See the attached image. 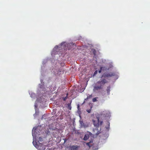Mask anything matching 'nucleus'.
Listing matches in <instances>:
<instances>
[{
	"label": "nucleus",
	"mask_w": 150,
	"mask_h": 150,
	"mask_svg": "<svg viewBox=\"0 0 150 150\" xmlns=\"http://www.w3.org/2000/svg\"><path fill=\"white\" fill-rule=\"evenodd\" d=\"M107 82V81L105 79H101L97 82L94 86L93 91L95 92L96 91L103 89L104 85Z\"/></svg>",
	"instance_id": "obj_1"
},
{
	"label": "nucleus",
	"mask_w": 150,
	"mask_h": 150,
	"mask_svg": "<svg viewBox=\"0 0 150 150\" xmlns=\"http://www.w3.org/2000/svg\"><path fill=\"white\" fill-rule=\"evenodd\" d=\"M102 115H99V116L96 117L97 120L96 121L94 120H92L94 126L96 128L98 127L100 125H101L103 123L102 120L100 121V120H102Z\"/></svg>",
	"instance_id": "obj_2"
},
{
	"label": "nucleus",
	"mask_w": 150,
	"mask_h": 150,
	"mask_svg": "<svg viewBox=\"0 0 150 150\" xmlns=\"http://www.w3.org/2000/svg\"><path fill=\"white\" fill-rule=\"evenodd\" d=\"M43 141L42 138V137H40L38 139H37V141L35 142L33 141V143L34 145L36 147H38L37 145L38 144H42Z\"/></svg>",
	"instance_id": "obj_3"
},
{
	"label": "nucleus",
	"mask_w": 150,
	"mask_h": 150,
	"mask_svg": "<svg viewBox=\"0 0 150 150\" xmlns=\"http://www.w3.org/2000/svg\"><path fill=\"white\" fill-rule=\"evenodd\" d=\"M38 147H36L39 149V150H47V149H46V147L47 146L45 145H43L42 144H38L37 145Z\"/></svg>",
	"instance_id": "obj_4"
},
{
	"label": "nucleus",
	"mask_w": 150,
	"mask_h": 150,
	"mask_svg": "<svg viewBox=\"0 0 150 150\" xmlns=\"http://www.w3.org/2000/svg\"><path fill=\"white\" fill-rule=\"evenodd\" d=\"M115 74L114 73L110 72L109 73H104L102 76V78L103 77L106 78L107 77H111L114 76Z\"/></svg>",
	"instance_id": "obj_5"
},
{
	"label": "nucleus",
	"mask_w": 150,
	"mask_h": 150,
	"mask_svg": "<svg viewBox=\"0 0 150 150\" xmlns=\"http://www.w3.org/2000/svg\"><path fill=\"white\" fill-rule=\"evenodd\" d=\"M79 147L78 146H69V149L71 150H77L78 148Z\"/></svg>",
	"instance_id": "obj_6"
},
{
	"label": "nucleus",
	"mask_w": 150,
	"mask_h": 150,
	"mask_svg": "<svg viewBox=\"0 0 150 150\" xmlns=\"http://www.w3.org/2000/svg\"><path fill=\"white\" fill-rule=\"evenodd\" d=\"M110 86H109L107 87V88L106 90V91H107V93L108 95H109L110 94Z\"/></svg>",
	"instance_id": "obj_7"
},
{
	"label": "nucleus",
	"mask_w": 150,
	"mask_h": 150,
	"mask_svg": "<svg viewBox=\"0 0 150 150\" xmlns=\"http://www.w3.org/2000/svg\"><path fill=\"white\" fill-rule=\"evenodd\" d=\"M89 137V136L88 134H86L84 136V137L83 138V140H88Z\"/></svg>",
	"instance_id": "obj_8"
},
{
	"label": "nucleus",
	"mask_w": 150,
	"mask_h": 150,
	"mask_svg": "<svg viewBox=\"0 0 150 150\" xmlns=\"http://www.w3.org/2000/svg\"><path fill=\"white\" fill-rule=\"evenodd\" d=\"M92 97V94L89 95L87 96V98L85 99V100H87L90 99V98H91Z\"/></svg>",
	"instance_id": "obj_9"
},
{
	"label": "nucleus",
	"mask_w": 150,
	"mask_h": 150,
	"mask_svg": "<svg viewBox=\"0 0 150 150\" xmlns=\"http://www.w3.org/2000/svg\"><path fill=\"white\" fill-rule=\"evenodd\" d=\"M104 68V67H101L100 70L98 71V72L99 73H100L103 70Z\"/></svg>",
	"instance_id": "obj_10"
},
{
	"label": "nucleus",
	"mask_w": 150,
	"mask_h": 150,
	"mask_svg": "<svg viewBox=\"0 0 150 150\" xmlns=\"http://www.w3.org/2000/svg\"><path fill=\"white\" fill-rule=\"evenodd\" d=\"M65 42H62L61 44V46H62V47L65 46Z\"/></svg>",
	"instance_id": "obj_11"
},
{
	"label": "nucleus",
	"mask_w": 150,
	"mask_h": 150,
	"mask_svg": "<svg viewBox=\"0 0 150 150\" xmlns=\"http://www.w3.org/2000/svg\"><path fill=\"white\" fill-rule=\"evenodd\" d=\"M68 109L69 110H71V103L68 104Z\"/></svg>",
	"instance_id": "obj_12"
},
{
	"label": "nucleus",
	"mask_w": 150,
	"mask_h": 150,
	"mask_svg": "<svg viewBox=\"0 0 150 150\" xmlns=\"http://www.w3.org/2000/svg\"><path fill=\"white\" fill-rule=\"evenodd\" d=\"M67 94L66 96L63 98V99L64 101H65L67 99Z\"/></svg>",
	"instance_id": "obj_13"
},
{
	"label": "nucleus",
	"mask_w": 150,
	"mask_h": 150,
	"mask_svg": "<svg viewBox=\"0 0 150 150\" xmlns=\"http://www.w3.org/2000/svg\"><path fill=\"white\" fill-rule=\"evenodd\" d=\"M97 98H95L93 99V101L94 102L97 101Z\"/></svg>",
	"instance_id": "obj_14"
},
{
	"label": "nucleus",
	"mask_w": 150,
	"mask_h": 150,
	"mask_svg": "<svg viewBox=\"0 0 150 150\" xmlns=\"http://www.w3.org/2000/svg\"><path fill=\"white\" fill-rule=\"evenodd\" d=\"M91 142H88L87 143H86V145L88 146H89V147H90L91 146L90 145V143Z\"/></svg>",
	"instance_id": "obj_15"
},
{
	"label": "nucleus",
	"mask_w": 150,
	"mask_h": 150,
	"mask_svg": "<svg viewBox=\"0 0 150 150\" xmlns=\"http://www.w3.org/2000/svg\"><path fill=\"white\" fill-rule=\"evenodd\" d=\"M97 72H98L96 70V71H95L94 72V73L93 74V76L96 75L97 73Z\"/></svg>",
	"instance_id": "obj_16"
},
{
	"label": "nucleus",
	"mask_w": 150,
	"mask_h": 150,
	"mask_svg": "<svg viewBox=\"0 0 150 150\" xmlns=\"http://www.w3.org/2000/svg\"><path fill=\"white\" fill-rule=\"evenodd\" d=\"M86 111L88 112V113H90L91 112V109H90L89 110H87Z\"/></svg>",
	"instance_id": "obj_17"
},
{
	"label": "nucleus",
	"mask_w": 150,
	"mask_h": 150,
	"mask_svg": "<svg viewBox=\"0 0 150 150\" xmlns=\"http://www.w3.org/2000/svg\"><path fill=\"white\" fill-rule=\"evenodd\" d=\"M105 93H103V92H102V95H103V96H104L105 95Z\"/></svg>",
	"instance_id": "obj_18"
}]
</instances>
